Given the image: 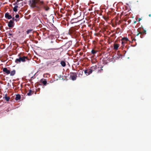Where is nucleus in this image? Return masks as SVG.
<instances>
[{
	"label": "nucleus",
	"mask_w": 151,
	"mask_h": 151,
	"mask_svg": "<svg viewBox=\"0 0 151 151\" xmlns=\"http://www.w3.org/2000/svg\"><path fill=\"white\" fill-rule=\"evenodd\" d=\"M27 58L26 57H19V58L15 60L16 63H18L21 62H24L25 61L26 59H27Z\"/></svg>",
	"instance_id": "obj_2"
},
{
	"label": "nucleus",
	"mask_w": 151,
	"mask_h": 151,
	"mask_svg": "<svg viewBox=\"0 0 151 151\" xmlns=\"http://www.w3.org/2000/svg\"><path fill=\"white\" fill-rule=\"evenodd\" d=\"M32 30L31 29H29L27 31V34H29L30 32H31L32 31Z\"/></svg>",
	"instance_id": "obj_16"
},
{
	"label": "nucleus",
	"mask_w": 151,
	"mask_h": 151,
	"mask_svg": "<svg viewBox=\"0 0 151 151\" xmlns=\"http://www.w3.org/2000/svg\"><path fill=\"white\" fill-rule=\"evenodd\" d=\"M134 40V39H133V40H132L133 41Z\"/></svg>",
	"instance_id": "obj_25"
},
{
	"label": "nucleus",
	"mask_w": 151,
	"mask_h": 151,
	"mask_svg": "<svg viewBox=\"0 0 151 151\" xmlns=\"http://www.w3.org/2000/svg\"><path fill=\"white\" fill-rule=\"evenodd\" d=\"M139 34V33H138L137 34V35L138 36Z\"/></svg>",
	"instance_id": "obj_24"
},
{
	"label": "nucleus",
	"mask_w": 151,
	"mask_h": 151,
	"mask_svg": "<svg viewBox=\"0 0 151 151\" xmlns=\"http://www.w3.org/2000/svg\"><path fill=\"white\" fill-rule=\"evenodd\" d=\"M20 97L19 95H17L15 98L16 100H18L20 99Z\"/></svg>",
	"instance_id": "obj_13"
},
{
	"label": "nucleus",
	"mask_w": 151,
	"mask_h": 151,
	"mask_svg": "<svg viewBox=\"0 0 151 151\" xmlns=\"http://www.w3.org/2000/svg\"><path fill=\"white\" fill-rule=\"evenodd\" d=\"M128 40V39L126 38H123L122 39V43L124 45V44Z\"/></svg>",
	"instance_id": "obj_4"
},
{
	"label": "nucleus",
	"mask_w": 151,
	"mask_h": 151,
	"mask_svg": "<svg viewBox=\"0 0 151 151\" xmlns=\"http://www.w3.org/2000/svg\"><path fill=\"white\" fill-rule=\"evenodd\" d=\"M8 26L9 27H12L13 26V22L11 20L8 24Z\"/></svg>",
	"instance_id": "obj_7"
},
{
	"label": "nucleus",
	"mask_w": 151,
	"mask_h": 151,
	"mask_svg": "<svg viewBox=\"0 0 151 151\" xmlns=\"http://www.w3.org/2000/svg\"><path fill=\"white\" fill-rule=\"evenodd\" d=\"M15 20L16 21H17V20L16 19H15Z\"/></svg>",
	"instance_id": "obj_27"
},
{
	"label": "nucleus",
	"mask_w": 151,
	"mask_h": 151,
	"mask_svg": "<svg viewBox=\"0 0 151 151\" xmlns=\"http://www.w3.org/2000/svg\"><path fill=\"white\" fill-rule=\"evenodd\" d=\"M4 98L7 101H9V97L6 96Z\"/></svg>",
	"instance_id": "obj_14"
},
{
	"label": "nucleus",
	"mask_w": 151,
	"mask_h": 151,
	"mask_svg": "<svg viewBox=\"0 0 151 151\" xmlns=\"http://www.w3.org/2000/svg\"><path fill=\"white\" fill-rule=\"evenodd\" d=\"M3 71L7 74H9L10 73V71L8 70L7 68H4L3 69Z\"/></svg>",
	"instance_id": "obj_3"
},
{
	"label": "nucleus",
	"mask_w": 151,
	"mask_h": 151,
	"mask_svg": "<svg viewBox=\"0 0 151 151\" xmlns=\"http://www.w3.org/2000/svg\"><path fill=\"white\" fill-rule=\"evenodd\" d=\"M17 5L15 6L13 8V11L14 12H16L17 11V8L18 7V6Z\"/></svg>",
	"instance_id": "obj_9"
},
{
	"label": "nucleus",
	"mask_w": 151,
	"mask_h": 151,
	"mask_svg": "<svg viewBox=\"0 0 151 151\" xmlns=\"http://www.w3.org/2000/svg\"><path fill=\"white\" fill-rule=\"evenodd\" d=\"M119 47L118 44H115L114 45V48L115 49L117 50Z\"/></svg>",
	"instance_id": "obj_10"
},
{
	"label": "nucleus",
	"mask_w": 151,
	"mask_h": 151,
	"mask_svg": "<svg viewBox=\"0 0 151 151\" xmlns=\"http://www.w3.org/2000/svg\"><path fill=\"white\" fill-rule=\"evenodd\" d=\"M136 23V21H134V23L135 24V23Z\"/></svg>",
	"instance_id": "obj_21"
},
{
	"label": "nucleus",
	"mask_w": 151,
	"mask_h": 151,
	"mask_svg": "<svg viewBox=\"0 0 151 151\" xmlns=\"http://www.w3.org/2000/svg\"><path fill=\"white\" fill-rule=\"evenodd\" d=\"M149 16L150 17H151V14H149Z\"/></svg>",
	"instance_id": "obj_22"
},
{
	"label": "nucleus",
	"mask_w": 151,
	"mask_h": 151,
	"mask_svg": "<svg viewBox=\"0 0 151 151\" xmlns=\"http://www.w3.org/2000/svg\"><path fill=\"white\" fill-rule=\"evenodd\" d=\"M141 20V19L139 18L138 19V21L139 22Z\"/></svg>",
	"instance_id": "obj_20"
},
{
	"label": "nucleus",
	"mask_w": 151,
	"mask_h": 151,
	"mask_svg": "<svg viewBox=\"0 0 151 151\" xmlns=\"http://www.w3.org/2000/svg\"><path fill=\"white\" fill-rule=\"evenodd\" d=\"M30 4L31 6L32 7H36L39 9L43 8L46 11L49 9V7L43 2L40 0H32L30 1Z\"/></svg>",
	"instance_id": "obj_1"
},
{
	"label": "nucleus",
	"mask_w": 151,
	"mask_h": 151,
	"mask_svg": "<svg viewBox=\"0 0 151 151\" xmlns=\"http://www.w3.org/2000/svg\"><path fill=\"white\" fill-rule=\"evenodd\" d=\"M71 79L73 80H74L76 79L77 76L75 74H73L71 76Z\"/></svg>",
	"instance_id": "obj_5"
},
{
	"label": "nucleus",
	"mask_w": 151,
	"mask_h": 151,
	"mask_svg": "<svg viewBox=\"0 0 151 151\" xmlns=\"http://www.w3.org/2000/svg\"><path fill=\"white\" fill-rule=\"evenodd\" d=\"M5 17L8 19H10L12 18L11 15H9L8 13H6L5 14Z\"/></svg>",
	"instance_id": "obj_6"
},
{
	"label": "nucleus",
	"mask_w": 151,
	"mask_h": 151,
	"mask_svg": "<svg viewBox=\"0 0 151 151\" xmlns=\"http://www.w3.org/2000/svg\"><path fill=\"white\" fill-rule=\"evenodd\" d=\"M42 83L44 85H46L47 82L45 81H42Z\"/></svg>",
	"instance_id": "obj_17"
},
{
	"label": "nucleus",
	"mask_w": 151,
	"mask_h": 151,
	"mask_svg": "<svg viewBox=\"0 0 151 151\" xmlns=\"http://www.w3.org/2000/svg\"><path fill=\"white\" fill-rule=\"evenodd\" d=\"M92 72V70L91 69H89L88 70H86L85 71V73L86 74L87 73L88 75L89 74Z\"/></svg>",
	"instance_id": "obj_8"
},
{
	"label": "nucleus",
	"mask_w": 151,
	"mask_h": 151,
	"mask_svg": "<svg viewBox=\"0 0 151 151\" xmlns=\"http://www.w3.org/2000/svg\"><path fill=\"white\" fill-rule=\"evenodd\" d=\"M61 64L63 66H65V63L63 61H62L61 62Z\"/></svg>",
	"instance_id": "obj_12"
},
{
	"label": "nucleus",
	"mask_w": 151,
	"mask_h": 151,
	"mask_svg": "<svg viewBox=\"0 0 151 151\" xmlns=\"http://www.w3.org/2000/svg\"><path fill=\"white\" fill-rule=\"evenodd\" d=\"M9 34V35H11V34Z\"/></svg>",
	"instance_id": "obj_26"
},
{
	"label": "nucleus",
	"mask_w": 151,
	"mask_h": 151,
	"mask_svg": "<svg viewBox=\"0 0 151 151\" xmlns=\"http://www.w3.org/2000/svg\"><path fill=\"white\" fill-rule=\"evenodd\" d=\"M12 19H13V20H14V17H13V18H12Z\"/></svg>",
	"instance_id": "obj_23"
},
{
	"label": "nucleus",
	"mask_w": 151,
	"mask_h": 151,
	"mask_svg": "<svg viewBox=\"0 0 151 151\" xmlns=\"http://www.w3.org/2000/svg\"><path fill=\"white\" fill-rule=\"evenodd\" d=\"M15 70H13L10 73V75L11 76H13L14 75V74H15Z\"/></svg>",
	"instance_id": "obj_11"
},
{
	"label": "nucleus",
	"mask_w": 151,
	"mask_h": 151,
	"mask_svg": "<svg viewBox=\"0 0 151 151\" xmlns=\"http://www.w3.org/2000/svg\"><path fill=\"white\" fill-rule=\"evenodd\" d=\"M28 96H30L31 95V91H29V92L27 94Z\"/></svg>",
	"instance_id": "obj_18"
},
{
	"label": "nucleus",
	"mask_w": 151,
	"mask_h": 151,
	"mask_svg": "<svg viewBox=\"0 0 151 151\" xmlns=\"http://www.w3.org/2000/svg\"><path fill=\"white\" fill-rule=\"evenodd\" d=\"M19 17V16L18 14H17L15 16V17L16 18H18Z\"/></svg>",
	"instance_id": "obj_19"
},
{
	"label": "nucleus",
	"mask_w": 151,
	"mask_h": 151,
	"mask_svg": "<svg viewBox=\"0 0 151 151\" xmlns=\"http://www.w3.org/2000/svg\"><path fill=\"white\" fill-rule=\"evenodd\" d=\"M146 32V31L145 30H143V31L142 32H140V33L141 34V35L143 34H145Z\"/></svg>",
	"instance_id": "obj_15"
}]
</instances>
